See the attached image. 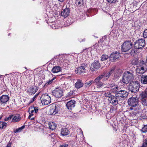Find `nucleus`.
<instances>
[{
	"instance_id": "obj_30",
	"label": "nucleus",
	"mask_w": 147,
	"mask_h": 147,
	"mask_svg": "<svg viewBox=\"0 0 147 147\" xmlns=\"http://www.w3.org/2000/svg\"><path fill=\"white\" fill-rule=\"evenodd\" d=\"M141 102L144 106H147V99L142 98L141 99Z\"/></svg>"
},
{
	"instance_id": "obj_55",
	"label": "nucleus",
	"mask_w": 147,
	"mask_h": 147,
	"mask_svg": "<svg viewBox=\"0 0 147 147\" xmlns=\"http://www.w3.org/2000/svg\"><path fill=\"white\" fill-rule=\"evenodd\" d=\"M30 119L31 120H33L34 119V117H32V118H30Z\"/></svg>"
},
{
	"instance_id": "obj_58",
	"label": "nucleus",
	"mask_w": 147,
	"mask_h": 147,
	"mask_svg": "<svg viewBox=\"0 0 147 147\" xmlns=\"http://www.w3.org/2000/svg\"><path fill=\"white\" fill-rule=\"evenodd\" d=\"M33 102H34V101H33V100L32 99V100L30 101V103H31Z\"/></svg>"
},
{
	"instance_id": "obj_9",
	"label": "nucleus",
	"mask_w": 147,
	"mask_h": 147,
	"mask_svg": "<svg viewBox=\"0 0 147 147\" xmlns=\"http://www.w3.org/2000/svg\"><path fill=\"white\" fill-rule=\"evenodd\" d=\"M103 77L104 76L101 75L97 77L94 80V84L97 86V88H99L103 86V84L101 81Z\"/></svg>"
},
{
	"instance_id": "obj_60",
	"label": "nucleus",
	"mask_w": 147,
	"mask_h": 147,
	"mask_svg": "<svg viewBox=\"0 0 147 147\" xmlns=\"http://www.w3.org/2000/svg\"><path fill=\"white\" fill-rule=\"evenodd\" d=\"M2 76H2V75H1V76H1V77H2Z\"/></svg>"
},
{
	"instance_id": "obj_36",
	"label": "nucleus",
	"mask_w": 147,
	"mask_h": 147,
	"mask_svg": "<svg viewBox=\"0 0 147 147\" xmlns=\"http://www.w3.org/2000/svg\"><path fill=\"white\" fill-rule=\"evenodd\" d=\"M25 127L24 125H23L20 127L16 129L15 131H14V133H16L17 132H20L22 131V130L24 129Z\"/></svg>"
},
{
	"instance_id": "obj_50",
	"label": "nucleus",
	"mask_w": 147,
	"mask_h": 147,
	"mask_svg": "<svg viewBox=\"0 0 147 147\" xmlns=\"http://www.w3.org/2000/svg\"><path fill=\"white\" fill-rule=\"evenodd\" d=\"M38 95V94H36L32 98V100H33V101H34L35 100V99L36 98V96Z\"/></svg>"
},
{
	"instance_id": "obj_5",
	"label": "nucleus",
	"mask_w": 147,
	"mask_h": 147,
	"mask_svg": "<svg viewBox=\"0 0 147 147\" xmlns=\"http://www.w3.org/2000/svg\"><path fill=\"white\" fill-rule=\"evenodd\" d=\"M128 88L131 92L135 93L138 92L140 88V85L138 82L132 81L128 86Z\"/></svg>"
},
{
	"instance_id": "obj_12",
	"label": "nucleus",
	"mask_w": 147,
	"mask_h": 147,
	"mask_svg": "<svg viewBox=\"0 0 147 147\" xmlns=\"http://www.w3.org/2000/svg\"><path fill=\"white\" fill-rule=\"evenodd\" d=\"M120 57L119 53L117 51L113 52L110 56L109 58L110 60L113 61L115 60Z\"/></svg>"
},
{
	"instance_id": "obj_1",
	"label": "nucleus",
	"mask_w": 147,
	"mask_h": 147,
	"mask_svg": "<svg viewBox=\"0 0 147 147\" xmlns=\"http://www.w3.org/2000/svg\"><path fill=\"white\" fill-rule=\"evenodd\" d=\"M132 73L129 71L125 72L123 74L120 82L124 84H128L133 78Z\"/></svg>"
},
{
	"instance_id": "obj_48",
	"label": "nucleus",
	"mask_w": 147,
	"mask_h": 147,
	"mask_svg": "<svg viewBox=\"0 0 147 147\" xmlns=\"http://www.w3.org/2000/svg\"><path fill=\"white\" fill-rule=\"evenodd\" d=\"M60 147H68V145L67 144L63 143L62 145H61L60 146Z\"/></svg>"
},
{
	"instance_id": "obj_10",
	"label": "nucleus",
	"mask_w": 147,
	"mask_h": 147,
	"mask_svg": "<svg viewBox=\"0 0 147 147\" xmlns=\"http://www.w3.org/2000/svg\"><path fill=\"white\" fill-rule=\"evenodd\" d=\"M100 66V65L99 61L95 60L91 64L90 69L92 71H95L99 69Z\"/></svg>"
},
{
	"instance_id": "obj_47",
	"label": "nucleus",
	"mask_w": 147,
	"mask_h": 147,
	"mask_svg": "<svg viewBox=\"0 0 147 147\" xmlns=\"http://www.w3.org/2000/svg\"><path fill=\"white\" fill-rule=\"evenodd\" d=\"M115 70V67H113L110 70L109 72L111 75L114 72Z\"/></svg>"
},
{
	"instance_id": "obj_25",
	"label": "nucleus",
	"mask_w": 147,
	"mask_h": 147,
	"mask_svg": "<svg viewBox=\"0 0 147 147\" xmlns=\"http://www.w3.org/2000/svg\"><path fill=\"white\" fill-rule=\"evenodd\" d=\"M12 121L14 122H16L17 121H19L21 118L19 117V114H17L16 115H12Z\"/></svg>"
},
{
	"instance_id": "obj_53",
	"label": "nucleus",
	"mask_w": 147,
	"mask_h": 147,
	"mask_svg": "<svg viewBox=\"0 0 147 147\" xmlns=\"http://www.w3.org/2000/svg\"><path fill=\"white\" fill-rule=\"evenodd\" d=\"M11 143H8L6 147H11Z\"/></svg>"
},
{
	"instance_id": "obj_35",
	"label": "nucleus",
	"mask_w": 147,
	"mask_h": 147,
	"mask_svg": "<svg viewBox=\"0 0 147 147\" xmlns=\"http://www.w3.org/2000/svg\"><path fill=\"white\" fill-rule=\"evenodd\" d=\"M7 125V123L5 122L0 121V128H5Z\"/></svg>"
},
{
	"instance_id": "obj_42",
	"label": "nucleus",
	"mask_w": 147,
	"mask_h": 147,
	"mask_svg": "<svg viewBox=\"0 0 147 147\" xmlns=\"http://www.w3.org/2000/svg\"><path fill=\"white\" fill-rule=\"evenodd\" d=\"M143 36L144 38H147V28L145 29L143 34Z\"/></svg>"
},
{
	"instance_id": "obj_45",
	"label": "nucleus",
	"mask_w": 147,
	"mask_h": 147,
	"mask_svg": "<svg viewBox=\"0 0 147 147\" xmlns=\"http://www.w3.org/2000/svg\"><path fill=\"white\" fill-rule=\"evenodd\" d=\"M33 108V110H34V111L35 113H37L38 112V107H34V106H32Z\"/></svg>"
},
{
	"instance_id": "obj_7",
	"label": "nucleus",
	"mask_w": 147,
	"mask_h": 147,
	"mask_svg": "<svg viewBox=\"0 0 147 147\" xmlns=\"http://www.w3.org/2000/svg\"><path fill=\"white\" fill-rule=\"evenodd\" d=\"M41 103L44 105H48L51 102V97L46 94H43L40 97Z\"/></svg>"
},
{
	"instance_id": "obj_2",
	"label": "nucleus",
	"mask_w": 147,
	"mask_h": 147,
	"mask_svg": "<svg viewBox=\"0 0 147 147\" xmlns=\"http://www.w3.org/2000/svg\"><path fill=\"white\" fill-rule=\"evenodd\" d=\"M114 93L115 96L118 98L119 101L120 99L124 100L128 96L129 94L127 91L121 89L119 87Z\"/></svg>"
},
{
	"instance_id": "obj_56",
	"label": "nucleus",
	"mask_w": 147,
	"mask_h": 147,
	"mask_svg": "<svg viewBox=\"0 0 147 147\" xmlns=\"http://www.w3.org/2000/svg\"><path fill=\"white\" fill-rule=\"evenodd\" d=\"M58 0L61 2H63L65 0Z\"/></svg>"
},
{
	"instance_id": "obj_20",
	"label": "nucleus",
	"mask_w": 147,
	"mask_h": 147,
	"mask_svg": "<svg viewBox=\"0 0 147 147\" xmlns=\"http://www.w3.org/2000/svg\"><path fill=\"white\" fill-rule=\"evenodd\" d=\"M9 99V97L7 95H3L0 97V101L1 102L3 103L6 102Z\"/></svg>"
},
{
	"instance_id": "obj_62",
	"label": "nucleus",
	"mask_w": 147,
	"mask_h": 147,
	"mask_svg": "<svg viewBox=\"0 0 147 147\" xmlns=\"http://www.w3.org/2000/svg\"><path fill=\"white\" fill-rule=\"evenodd\" d=\"M84 51V50L82 52H83Z\"/></svg>"
},
{
	"instance_id": "obj_38",
	"label": "nucleus",
	"mask_w": 147,
	"mask_h": 147,
	"mask_svg": "<svg viewBox=\"0 0 147 147\" xmlns=\"http://www.w3.org/2000/svg\"><path fill=\"white\" fill-rule=\"evenodd\" d=\"M141 131L143 133L147 132V125H144V127L142 128Z\"/></svg>"
},
{
	"instance_id": "obj_29",
	"label": "nucleus",
	"mask_w": 147,
	"mask_h": 147,
	"mask_svg": "<svg viewBox=\"0 0 147 147\" xmlns=\"http://www.w3.org/2000/svg\"><path fill=\"white\" fill-rule=\"evenodd\" d=\"M139 61L138 59L136 58L134 59L131 61V63L133 65H136L138 64Z\"/></svg>"
},
{
	"instance_id": "obj_18",
	"label": "nucleus",
	"mask_w": 147,
	"mask_h": 147,
	"mask_svg": "<svg viewBox=\"0 0 147 147\" xmlns=\"http://www.w3.org/2000/svg\"><path fill=\"white\" fill-rule=\"evenodd\" d=\"M137 69V72L140 74H143L147 70V66H143Z\"/></svg>"
},
{
	"instance_id": "obj_13",
	"label": "nucleus",
	"mask_w": 147,
	"mask_h": 147,
	"mask_svg": "<svg viewBox=\"0 0 147 147\" xmlns=\"http://www.w3.org/2000/svg\"><path fill=\"white\" fill-rule=\"evenodd\" d=\"M118 98L115 96L113 95L112 97L108 99V100L110 103L113 106H116L118 104Z\"/></svg>"
},
{
	"instance_id": "obj_33",
	"label": "nucleus",
	"mask_w": 147,
	"mask_h": 147,
	"mask_svg": "<svg viewBox=\"0 0 147 147\" xmlns=\"http://www.w3.org/2000/svg\"><path fill=\"white\" fill-rule=\"evenodd\" d=\"M141 96L142 98L147 97V88H146L144 91L142 92Z\"/></svg>"
},
{
	"instance_id": "obj_49",
	"label": "nucleus",
	"mask_w": 147,
	"mask_h": 147,
	"mask_svg": "<svg viewBox=\"0 0 147 147\" xmlns=\"http://www.w3.org/2000/svg\"><path fill=\"white\" fill-rule=\"evenodd\" d=\"M73 91H70L67 94V96H70L72 95H73Z\"/></svg>"
},
{
	"instance_id": "obj_28",
	"label": "nucleus",
	"mask_w": 147,
	"mask_h": 147,
	"mask_svg": "<svg viewBox=\"0 0 147 147\" xmlns=\"http://www.w3.org/2000/svg\"><path fill=\"white\" fill-rule=\"evenodd\" d=\"M93 83L94 84V80H91L86 82L85 83V85L86 87L88 88L91 86Z\"/></svg>"
},
{
	"instance_id": "obj_21",
	"label": "nucleus",
	"mask_w": 147,
	"mask_h": 147,
	"mask_svg": "<svg viewBox=\"0 0 147 147\" xmlns=\"http://www.w3.org/2000/svg\"><path fill=\"white\" fill-rule=\"evenodd\" d=\"M70 132L67 128H63L61 131V134L63 136H67L69 134Z\"/></svg>"
},
{
	"instance_id": "obj_52",
	"label": "nucleus",
	"mask_w": 147,
	"mask_h": 147,
	"mask_svg": "<svg viewBox=\"0 0 147 147\" xmlns=\"http://www.w3.org/2000/svg\"><path fill=\"white\" fill-rule=\"evenodd\" d=\"M48 85H49L48 84V83H47V82L44 85V86H43V87H47Z\"/></svg>"
},
{
	"instance_id": "obj_11",
	"label": "nucleus",
	"mask_w": 147,
	"mask_h": 147,
	"mask_svg": "<svg viewBox=\"0 0 147 147\" xmlns=\"http://www.w3.org/2000/svg\"><path fill=\"white\" fill-rule=\"evenodd\" d=\"M60 104L59 103H56L54 107L51 108L49 110L50 113L51 115H55L58 112L60 108Z\"/></svg>"
},
{
	"instance_id": "obj_31",
	"label": "nucleus",
	"mask_w": 147,
	"mask_h": 147,
	"mask_svg": "<svg viewBox=\"0 0 147 147\" xmlns=\"http://www.w3.org/2000/svg\"><path fill=\"white\" fill-rule=\"evenodd\" d=\"M76 3L77 6H80L83 4V0H76Z\"/></svg>"
},
{
	"instance_id": "obj_43",
	"label": "nucleus",
	"mask_w": 147,
	"mask_h": 147,
	"mask_svg": "<svg viewBox=\"0 0 147 147\" xmlns=\"http://www.w3.org/2000/svg\"><path fill=\"white\" fill-rule=\"evenodd\" d=\"M12 115H9V116L8 117H6L5 119L4 120L5 121H9L10 120H11L12 117Z\"/></svg>"
},
{
	"instance_id": "obj_6",
	"label": "nucleus",
	"mask_w": 147,
	"mask_h": 147,
	"mask_svg": "<svg viewBox=\"0 0 147 147\" xmlns=\"http://www.w3.org/2000/svg\"><path fill=\"white\" fill-rule=\"evenodd\" d=\"M134 47L136 49H141L146 45L145 41L144 39L141 38L136 40L134 43Z\"/></svg>"
},
{
	"instance_id": "obj_15",
	"label": "nucleus",
	"mask_w": 147,
	"mask_h": 147,
	"mask_svg": "<svg viewBox=\"0 0 147 147\" xmlns=\"http://www.w3.org/2000/svg\"><path fill=\"white\" fill-rule=\"evenodd\" d=\"M76 101L74 100H71L68 102L66 104L67 108L70 110H71L75 106Z\"/></svg>"
},
{
	"instance_id": "obj_14",
	"label": "nucleus",
	"mask_w": 147,
	"mask_h": 147,
	"mask_svg": "<svg viewBox=\"0 0 147 147\" xmlns=\"http://www.w3.org/2000/svg\"><path fill=\"white\" fill-rule=\"evenodd\" d=\"M87 64L85 63H83L78 68H76V71H77V73H84L86 71L85 68L87 67Z\"/></svg>"
},
{
	"instance_id": "obj_57",
	"label": "nucleus",
	"mask_w": 147,
	"mask_h": 147,
	"mask_svg": "<svg viewBox=\"0 0 147 147\" xmlns=\"http://www.w3.org/2000/svg\"><path fill=\"white\" fill-rule=\"evenodd\" d=\"M33 102H34V101H33V100L32 99V100L30 101V103H31Z\"/></svg>"
},
{
	"instance_id": "obj_61",
	"label": "nucleus",
	"mask_w": 147,
	"mask_h": 147,
	"mask_svg": "<svg viewBox=\"0 0 147 147\" xmlns=\"http://www.w3.org/2000/svg\"><path fill=\"white\" fill-rule=\"evenodd\" d=\"M2 76H2V75H1V76H1V77H2Z\"/></svg>"
},
{
	"instance_id": "obj_34",
	"label": "nucleus",
	"mask_w": 147,
	"mask_h": 147,
	"mask_svg": "<svg viewBox=\"0 0 147 147\" xmlns=\"http://www.w3.org/2000/svg\"><path fill=\"white\" fill-rule=\"evenodd\" d=\"M109 57L108 55L103 54L102 55L101 57V60L102 61H105L107 60Z\"/></svg>"
},
{
	"instance_id": "obj_40",
	"label": "nucleus",
	"mask_w": 147,
	"mask_h": 147,
	"mask_svg": "<svg viewBox=\"0 0 147 147\" xmlns=\"http://www.w3.org/2000/svg\"><path fill=\"white\" fill-rule=\"evenodd\" d=\"M104 77H105L106 78V79L107 80L111 76V74L109 72L105 74L104 75Z\"/></svg>"
},
{
	"instance_id": "obj_59",
	"label": "nucleus",
	"mask_w": 147,
	"mask_h": 147,
	"mask_svg": "<svg viewBox=\"0 0 147 147\" xmlns=\"http://www.w3.org/2000/svg\"><path fill=\"white\" fill-rule=\"evenodd\" d=\"M85 39H82V41H85Z\"/></svg>"
},
{
	"instance_id": "obj_17",
	"label": "nucleus",
	"mask_w": 147,
	"mask_h": 147,
	"mask_svg": "<svg viewBox=\"0 0 147 147\" xmlns=\"http://www.w3.org/2000/svg\"><path fill=\"white\" fill-rule=\"evenodd\" d=\"M69 9L68 8H66L61 11V16L65 18L69 15Z\"/></svg>"
},
{
	"instance_id": "obj_44",
	"label": "nucleus",
	"mask_w": 147,
	"mask_h": 147,
	"mask_svg": "<svg viewBox=\"0 0 147 147\" xmlns=\"http://www.w3.org/2000/svg\"><path fill=\"white\" fill-rule=\"evenodd\" d=\"M117 0H107V1L109 3H116Z\"/></svg>"
},
{
	"instance_id": "obj_16",
	"label": "nucleus",
	"mask_w": 147,
	"mask_h": 147,
	"mask_svg": "<svg viewBox=\"0 0 147 147\" xmlns=\"http://www.w3.org/2000/svg\"><path fill=\"white\" fill-rule=\"evenodd\" d=\"M108 88H111L112 91L113 93H114L115 92L119 89V87L117 85L115 84L114 83H112L111 84H109L108 85Z\"/></svg>"
},
{
	"instance_id": "obj_46",
	"label": "nucleus",
	"mask_w": 147,
	"mask_h": 147,
	"mask_svg": "<svg viewBox=\"0 0 147 147\" xmlns=\"http://www.w3.org/2000/svg\"><path fill=\"white\" fill-rule=\"evenodd\" d=\"M55 79V78H53L51 80L47 82V83L49 85H50L53 82V80Z\"/></svg>"
},
{
	"instance_id": "obj_54",
	"label": "nucleus",
	"mask_w": 147,
	"mask_h": 147,
	"mask_svg": "<svg viewBox=\"0 0 147 147\" xmlns=\"http://www.w3.org/2000/svg\"><path fill=\"white\" fill-rule=\"evenodd\" d=\"M43 83V82L42 81H41V82H40L39 83L38 85L39 86L40 85H42V84Z\"/></svg>"
},
{
	"instance_id": "obj_19",
	"label": "nucleus",
	"mask_w": 147,
	"mask_h": 147,
	"mask_svg": "<svg viewBox=\"0 0 147 147\" xmlns=\"http://www.w3.org/2000/svg\"><path fill=\"white\" fill-rule=\"evenodd\" d=\"M84 85L82 80L80 79H78L76 83L75 84V86L77 89H79L83 87Z\"/></svg>"
},
{
	"instance_id": "obj_39",
	"label": "nucleus",
	"mask_w": 147,
	"mask_h": 147,
	"mask_svg": "<svg viewBox=\"0 0 147 147\" xmlns=\"http://www.w3.org/2000/svg\"><path fill=\"white\" fill-rule=\"evenodd\" d=\"M57 61L60 63L63 62V59L62 56H58L57 58Z\"/></svg>"
},
{
	"instance_id": "obj_4",
	"label": "nucleus",
	"mask_w": 147,
	"mask_h": 147,
	"mask_svg": "<svg viewBox=\"0 0 147 147\" xmlns=\"http://www.w3.org/2000/svg\"><path fill=\"white\" fill-rule=\"evenodd\" d=\"M133 44L131 40H126L124 42L121 46V50L122 52H126L132 48Z\"/></svg>"
},
{
	"instance_id": "obj_26",
	"label": "nucleus",
	"mask_w": 147,
	"mask_h": 147,
	"mask_svg": "<svg viewBox=\"0 0 147 147\" xmlns=\"http://www.w3.org/2000/svg\"><path fill=\"white\" fill-rule=\"evenodd\" d=\"M37 90V89H36V90L35 89H34V87L32 86L28 88L27 92L30 94L32 95L36 93Z\"/></svg>"
},
{
	"instance_id": "obj_63",
	"label": "nucleus",
	"mask_w": 147,
	"mask_h": 147,
	"mask_svg": "<svg viewBox=\"0 0 147 147\" xmlns=\"http://www.w3.org/2000/svg\"><path fill=\"white\" fill-rule=\"evenodd\" d=\"M146 61H147V59H146Z\"/></svg>"
},
{
	"instance_id": "obj_37",
	"label": "nucleus",
	"mask_w": 147,
	"mask_h": 147,
	"mask_svg": "<svg viewBox=\"0 0 147 147\" xmlns=\"http://www.w3.org/2000/svg\"><path fill=\"white\" fill-rule=\"evenodd\" d=\"M113 95H111L110 92H105V96L107 97H108V98H111Z\"/></svg>"
},
{
	"instance_id": "obj_8",
	"label": "nucleus",
	"mask_w": 147,
	"mask_h": 147,
	"mask_svg": "<svg viewBox=\"0 0 147 147\" xmlns=\"http://www.w3.org/2000/svg\"><path fill=\"white\" fill-rule=\"evenodd\" d=\"M52 94L56 98H61L63 95V90L61 88H56L52 91Z\"/></svg>"
},
{
	"instance_id": "obj_23",
	"label": "nucleus",
	"mask_w": 147,
	"mask_h": 147,
	"mask_svg": "<svg viewBox=\"0 0 147 147\" xmlns=\"http://www.w3.org/2000/svg\"><path fill=\"white\" fill-rule=\"evenodd\" d=\"M136 49L135 48V49H132L129 53H126L124 54V57H126L127 55H129V56L131 55L132 56H134L136 53Z\"/></svg>"
},
{
	"instance_id": "obj_41",
	"label": "nucleus",
	"mask_w": 147,
	"mask_h": 147,
	"mask_svg": "<svg viewBox=\"0 0 147 147\" xmlns=\"http://www.w3.org/2000/svg\"><path fill=\"white\" fill-rule=\"evenodd\" d=\"M33 109V107L32 106L29 108L28 111L29 114L33 113L34 112V110Z\"/></svg>"
},
{
	"instance_id": "obj_51",
	"label": "nucleus",
	"mask_w": 147,
	"mask_h": 147,
	"mask_svg": "<svg viewBox=\"0 0 147 147\" xmlns=\"http://www.w3.org/2000/svg\"><path fill=\"white\" fill-rule=\"evenodd\" d=\"M30 115L28 117V118L29 119H30L31 117L33 115V113L29 114Z\"/></svg>"
},
{
	"instance_id": "obj_24",
	"label": "nucleus",
	"mask_w": 147,
	"mask_h": 147,
	"mask_svg": "<svg viewBox=\"0 0 147 147\" xmlns=\"http://www.w3.org/2000/svg\"><path fill=\"white\" fill-rule=\"evenodd\" d=\"M61 67L59 66H55L53 68L51 71L53 73H57L61 71Z\"/></svg>"
},
{
	"instance_id": "obj_3",
	"label": "nucleus",
	"mask_w": 147,
	"mask_h": 147,
	"mask_svg": "<svg viewBox=\"0 0 147 147\" xmlns=\"http://www.w3.org/2000/svg\"><path fill=\"white\" fill-rule=\"evenodd\" d=\"M128 104L131 107L130 109L135 110V107L138 106L139 100L137 97H131L128 100Z\"/></svg>"
},
{
	"instance_id": "obj_32",
	"label": "nucleus",
	"mask_w": 147,
	"mask_h": 147,
	"mask_svg": "<svg viewBox=\"0 0 147 147\" xmlns=\"http://www.w3.org/2000/svg\"><path fill=\"white\" fill-rule=\"evenodd\" d=\"M140 67L143 66H147V63H145L143 60H140L139 61L138 63Z\"/></svg>"
},
{
	"instance_id": "obj_22",
	"label": "nucleus",
	"mask_w": 147,
	"mask_h": 147,
	"mask_svg": "<svg viewBox=\"0 0 147 147\" xmlns=\"http://www.w3.org/2000/svg\"><path fill=\"white\" fill-rule=\"evenodd\" d=\"M141 82L144 84H147V75H142L140 79Z\"/></svg>"
},
{
	"instance_id": "obj_27",
	"label": "nucleus",
	"mask_w": 147,
	"mask_h": 147,
	"mask_svg": "<svg viewBox=\"0 0 147 147\" xmlns=\"http://www.w3.org/2000/svg\"><path fill=\"white\" fill-rule=\"evenodd\" d=\"M49 128L52 130L55 129L57 125L54 122H49Z\"/></svg>"
}]
</instances>
